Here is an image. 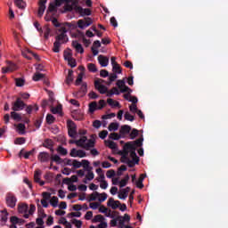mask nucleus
Masks as SVG:
<instances>
[{"mask_svg": "<svg viewBox=\"0 0 228 228\" xmlns=\"http://www.w3.org/2000/svg\"><path fill=\"white\" fill-rule=\"evenodd\" d=\"M56 118L54 117V115H52V113H48V115H46V122L47 124H53L55 122Z\"/></svg>", "mask_w": 228, "mask_h": 228, "instance_id": "2f4dec72", "label": "nucleus"}, {"mask_svg": "<svg viewBox=\"0 0 228 228\" xmlns=\"http://www.w3.org/2000/svg\"><path fill=\"white\" fill-rule=\"evenodd\" d=\"M59 200L57 196H53V198H50V204L53 206V208H56L58 206Z\"/></svg>", "mask_w": 228, "mask_h": 228, "instance_id": "ea45409f", "label": "nucleus"}, {"mask_svg": "<svg viewBox=\"0 0 228 228\" xmlns=\"http://www.w3.org/2000/svg\"><path fill=\"white\" fill-rule=\"evenodd\" d=\"M46 3L47 0H40L39 1V9L37 12V14L39 15V17H43L45 10H46Z\"/></svg>", "mask_w": 228, "mask_h": 228, "instance_id": "f8f14e48", "label": "nucleus"}, {"mask_svg": "<svg viewBox=\"0 0 228 228\" xmlns=\"http://www.w3.org/2000/svg\"><path fill=\"white\" fill-rule=\"evenodd\" d=\"M11 117L12 118H13L14 120H17V121H20L22 120V117L20 113H17V110H13V111L11 112Z\"/></svg>", "mask_w": 228, "mask_h": 228, "instance_id": "a878e982", "label": "nucleus"}, {"mask_svg": "<svg viewBox=\"0 0 228 228\" xmlns=\"http://www.w3.org/2000/svg\"><path fill=\"white\" fill-rule=\"evenodd\" d=\"M117 86L120 89V92L122 94H125L126 92H128L130 94L132 92L131 88H129V86H126L125 79H118Z\"/></svg>", "mask_w": 228, "mask_h": 228, "instance_id": "1a4fd4ad", "label": "nucleus"}, {"mask_svg": "<svg viewBox=\"0 0 228 228\" xmlns=\"http://www.w3.org/2000/svg\"><path fill=\"white\" fill-rule=\"evenodd\" d=\"M72 46L76 49L77 53H80L81 54H83L85 53L82 44H79V42H77V40H74L72 42Z\"/></svg>", "mask_w": 228, "mask_h": 228, "instance_id": "dca6fc26", "label": "nucleus"}, {"mask_svg": "<svg viewBox=\"0 0 228 228\" xmlns=\"http://www.w3.org/2000/svg\"><path fill=\"white\" fill-rule=\"evenodd\" d=\"M10 222L12 223V225L10 226V228H17L16 224H18V217H16V216H12L10 219Z\"/></svg>", "mask_w": 228, "mask_h": 228, "instance_id": "c756f323", "label": "nucleus"}, {"mask_svg": "<svg viewBox=\"0 0 228 228\" xmlns=\"http://www.w3.org/2000/svg\"><path fill=\"white\" fill-rule=\"evenodd\" d=\"M68 134L71 138H75L77 134V124L73 120H67Z\"/></svg>", "mask_w": 228, "mask_h": 228, "instance_id": "0eeeda50", "label": "nucleus"}, {"mask_svg": "<svg viewBox=\"0 0 228 228\" xmlns=\"http://www.w3.org/2000/svg\"><path fill=\"white\" fill-rule=\"evenodd\" d=\"M131 126H128L127 124H125L124 126H121L119 129V134H127L131 131Z\"/></svg>", "mask_w": 228, "mask_h": 228, "instance_id": "4be33fe9", "label": "nucleus"}, {"mask_svg": "<svg viewBox=\"0 0 228 228\" xmlns=\"http://www.w3.org/2000/svg\"><path fill=\"white\" fill-rule=\"evenodd\" d=\"M100 76L101 77H108L110 76V72L105 69H102V70H100Z\"/></svg>", "mask_w": 228, "mask_h": 228, "instance_id": "052dcab7", "label": "nucleus"}, {"mask_svg": "<svg viewBox=\"0 0 228 228\" xmlns=\"http://www.w3.org/2000/svg\"><path fill=\"white\" fill-rule=\"evenodd\" d=\"M138 134H139L138 129H135V128L132 129V131L130 133V136H131L132 140L136 138V136H138Z\"/></svg>", "mask_w": 228, "mask_h": 228, "instance_id": "13d9d810", "label": "nucleus"}, {"mask_svg": "<svg viewBox=\"0 0 228 228\" xmlns=\"http://www.w3.org/2000/svg\"><path fill=\"white\" fill-rule=\"evenodd\" d=\"M129 144V142H127L126 143H125L124 145V150L121 152V158H120V161L122 163H126L128 165V167L132 166L133 163L129 158V153H130V148L126 147V145Z\"/></svg>", "mask_w": 228, "mask_h": 228, "instance_id": "20e7f679", "label": "nucleus"}, {"mask_svg": "<svg viewBox=\"0 0 228 228\" xmlns=\"http://www.w3.org/2000/svg\"><path fill=\"white\" fill-rule=\"evenodd\" d=\"M77 12L81 15V17L87 16L85 20L83 19H80L77 20V26L80 29H86V28H88L93 24L94 20L89 17L92 15V10L89 8H82V6H76Z\"/></svg>", "mask_w": 228, "mask_h": 228, "instance_id": "f257e3e1", "label": "nucleus"}, {"mask_svg": "<svg viewBox=\"0 0 228 228\" xmlns=\"http://www.w3.org/2000/svg\"><path fill=\"white\" fill-rule=\"evenodd\" d=\"M119 124L118 122H110L109 125V131H117Z\"/></svg>", "mask_w": 228, "mask_h": 228, "instance_id": "7c9ffc66", "label": "nucleus"}, {"mask_svg": "<svg viewBox=\"0 0 228 228\" xmlns=\"http://www.w3.org/2000/svg\"><path fill=\"white\" fill-rule=\"evenodd\" d=\"M95 145V140H94L93 138H90L89 140H87L86 144V149L89 150L90 147H94Z\"/></svg>", "mask_w": 228, "mask_h": 228, "instance_id": "c9c22d12", "label": "nucleus"}, {"mask_svg": "<svg viewBox=\"0 0 228 228\" xmlns=\"http://www.w3.org/2000/svg\"><path fill=\"white\" fill-rule=\"evenodd\" d=\"M5 200L7 206H9L10 208H15L17 198L14 193H12V191H8V193H6Z\"/></svg>", "mask_w": 228, "mask_h": 228, "instance_id": "6e6552de", "label": "nucleus"}, {"mask_svg": "<svg viewBox=\"0 0 228 228\" xmlns=\"http://www.w3.org/2000/svg\"><path fill=\"white\" fill-rule=\"evenodd\" d=\"M120 134L118 133H110V138H112V140H119Z\"/></svg>", "mask_w": 228, "mask_h": 228, "instance_id": "774afa93", "label": "nucleus"}, {"mask_svg": "<svg viewBox=\"0 0 228 228\" xmlns=\"http://www.w3.org/2000/svg\"><path fill=\"white\" fill-rule=\"evenodd\" d=\"M45 38L46 40H48L50 35H51V28H49V26H45Z\"/></svg>", "mask_w": 228, "mask_h": 228, "instance_id": "49530a36", "label": "nucleus"}, {"mask_svg": "<svg viewBox=\"0 0 228 228\" xmlns=\"http://www.w3.org/2000/svg\"><path fill=\"white\" fill-rule=\"evenodd\" d=\"M69 66H70L72 69H74V67H77V61H76V60L72 57V53H70Z\"/></svg>", "mask_w": 228, "mask_h": 228, "instance_id": "603ef678", "label": "nucleus"}, {"mask_svg": "<svg viewBox=\"0 0 228 228\" xmlns=\"http://www.w3.org/2000/svg\"><path fill=\"white\" fill-rule=\"evenodd\" d=\"M57 151L59 152V154H61V156H67L69 152L68 149H66L62 145H59V147H57Z\"/></svg>", "mask_w": 228, "mask_h": 228, "instance_id": "c85d7f7f", "label": "nucleus"}, {"mask_svg": "<svg viewBox=\"0 0 228 228\" xmlns=\"http://www.w3.org/2000/svg\"><path fill=\"white\" fill-rule=\"evenodd\" d=\"M50 159H51V165H53V161H55V163H57V165L64 163V159L62 158H61V156H59V154H52V156L50 157Z\"/></svg>", "mask_w": 228, "mask_h": 228, "instance_id": "2eb2a0df", "label": "nucleus"}, {"mask_svg": "<svg viewBox=\"0 0 228 228\" xmlns=\"http://www.w3.org/2000/svg\"><path fill=\"white\" fill-rule=\"evenodd\" d=\"M74 0H63V3H66L64 5V11L65 12H73L74 6L73 4H70V3H73Z\"/></svg>", "mask_w": 228, "mask_h": 228, "instance_id": "aec40b11", "label": "nucleus"}, {"mask_svg": "<svg viewBox=\"0 0 228 228\" xmlns=\"http://www.w3.org/2000/svg\"><path fill=\"white\" fill-rule=\"evenodd\" d=\"M125 118H126V120H130L131 122H133L134 120V115H131V113H129V111H126Z\"/></svg>", "mask_w": 228, "mask_h": 228, "instance_id": "6e6d98bb", "label": "nucleus"}, {"mask_svg": "<svg viewBox=\"0 0 228 228\" xmlns=\"http://www.w3.org/2000/svg\"><path fill=\"white\" fill-rule=\"evenodd\" d=\"M74 81V71L73 70H69L68 76L66 77V83L67 85H70Z\"/></svg>", "mask_w": 228, "mask_h": 228, "instance_id": "393cba45", "label": "nucleus"}, {"mask_svg": "<svg viewBox=\"0 0 228 228\" xmlns=\"http://www.w3.org/2000/svg\"><path fill=\"white\" fill-rule=\"evenodd\" d=\"M99 200L100 202H104V200H106V199H108V193H106V191H102V193L99 192Z\"/></svg>", "mask_w": 228, "mask_h": 228, "instance_id": "e433bc0d", "label": "nucleus"}, {"mask_svg": "<svg viewBox=\"0 0 228 228\" xmlns=\"http://www.w3.org/2000/svg\"><path fill=\"white\" fill-rule=\"evenodd\" d=\"M45 77L44 74H41L40 72H37L33 76V80L34 81H40V79H43Z\"/></svg>", "mask_w": 228, "mask_h": 228, "instance_id": "a19ab883", "label": "nucleus"}, {"mask_svg": "<svg viewBox=\"0 0 228 228\" xmlns=\"http://www.w3.org/2000/svg\"><path fill=\"white\" fill-rule=\"evenodd\" d=\"M98 61L102 67H108L110 59L107 56L100 54V56H98Z\"/></svg>", "mask_w": 228, "mask_h": 228, "instance_id": "4468645a", "label": "nucleus"}, {"mask_svg": "<svg viewBox=\"0 0 228 228\" xmlns=\"http://www.w3.org/2000/svg\"><path fill=\"white\" fill-rule=\"evenodd\" d=\"M86 140L87 136H82L81 138H79V140L76 141V144L78 145L79 147L86 149Z\"/></svg>", "mask_w": 228, "mask_h": 228, "instance_id": "412c9836", "label": "nucleus"}, {"mask_svg": "<svg viewBox=\"0 0 228 228\" xmlns=\"http://www.w3.org/2000/svg\"><path fill=\"white\" fill-rule=\"evenodd\" d=\"M72 223L75 224L76 228H82V221H78V219H73Z\"/></svg>", "mask_w": 228, "mask_h": 228, "instance_id": "0e129e2a", "label": "nucleus"}, {"mask_svg": "<svg viewBox=\"0 0 228 228\" xmlns=\"http://www.w3.org/2000/svg\"><path fill=\"white\" fill-rule=\"evenodd\" d=\"M105 143L110 149H117V143L113 140H106Z\"/></svg>", "mask_w": 228, "mask_h": 228, "instance_id": "f704fd0d", "label": "nucleus"}, {"mask_svg": "<svg viewBox=\"0 0 228 228\" xmlns=\"http://www.w3.org/2000/svg\"><path fill=\"white\" fill-rule=\"evenodd\" d=\"M41 174H42V172H41L40 168H37V169L35 171L34 179H35L36 183H39V184H40L41 186H44L45 181H42V180H41Z\"/></svg>", "mask_w": 228, "mask_h": 228, "instance_id": "ddd939ff", "label": "nucleus"}, {"mask_svg": "<svg viewBox=\"0 0 228 228\" xmlns=\"http://www.w3.org/2000/svg\"><path fill=\"white\" fill-rule=\"evenodd\" d=\"M37 214L40 215L42 221H44V219H45V217H47V216H46L44 208H42V207L37 208Z\"/></svg>", "mask_w": 228, "mask_h": 228, "instance_id": "473e14b6", "label": "nucleus"}, {"mask_svg": "<svg viewBox=\"0 0 228 228\" xmlns=\"http://www.w3.org/2000/svg\"><path fill=\"white\" fill-rule=\"evenodd\" d=\"M120 204V201H115L114 198H110L107 202V206H110L112 209H117V208H119Z\"/></svg>", "mask_w": 228, "mask_h": 228, "instance_id": "a211bd4d", "label": "nucleus"}, {"mask_svg": "<svg viewBox=\"0 0 228 228\" xmlns=\"http://www.w3.org/2000/svg\"><path fill=\"white\" fill-rule=\"evenodd\" d=\"M70 53L69 51H64L63 53V58L68 61L69 65L70 64Z\"/></svg>", "mask_w": 228, "mask_h": 228, "instance_id": "a18cd8bd", "label": "nucleus"}, {"mask_svg": "<svg viewBox=\"0 0 228 228\" xmlns=\"http://www.w3.org/2000/svg\"><path fill=\"white\" fill-rule=\"evenodd\" d=\"M28 205H25V203H20V205L18 206V211L19 213H26V211H28Z\"/></svg>", "mask_w": 228, "mask_h": 228, "instance_id": "cd10ccee", "label": "nucleus"}, {"mask_svg": "<svg viewBox=\"0 0 228 228\" xmlns=\"http://www.w3.org/2000/svg\"><path fill=\"white\" fill-rule=\"evenodd\" d=\"M100 191H93V193L90 194L89 200H96L97 197H99Z\"/></svg>", "mask_w": 228, "mask_h": 228, "instance_id": "3c124183", "label": "nucleus"}, {"mask_svg": "<svg viewBox=\"0 0 228 228\" xmlns=\"http://www.w3.org/2000/svg\"><path fill=\"white\" fill-rule=\"evenodd\" d=\"M116 79H118V76L117 74H115V72L113 71L111 74H110L109 76V80L106 81V85L108 86H110L111 83H113V81H116Z\"/></svg>", "mask_w": 228, "mask_h": 228, "instance_id": "b1692460", "label": "nucleus"}, {"mask_svg": "<svg viewBox=\"0 0 228 228\" xmlns=\"http://www.w3.org/2000/svg\"><path fill=\"white\" fill-rule=\"evenodd\" d=\"M78 94L81 95V97H84V95L87 94V83H82Z\"/></svg>", "mask_w": 228, "mask_h": 228, "instance_id": "5701e85b", "label": "nucleus"}, {"mask_svg": "<svg viewBox=\"0 0 228 228\" xmlns=\"http://www.w3.org/2000/svg\"><path fill=\"white\" fill-rule=\"evenodd\" d=\"M58 31L60 34L55 37V42L53 43V53H60L61 44H67L69 40L67 35L69 29L66 27L62 26L58 29Z\"/></svg>", "mask_w": 228, "mask_h": 228, "instance_id": "f03ea898", "label": "nucleus"}, {"mask_svg": "<svg viewBox=\"0 0 228 228\" xmlns=\"http://www.w3.org/2000/svg\"><path fill=\"white\" fill-rule=\"evenodd\" d=\"M56 12V0L55 3H50L47 10V13Z\"/></svg>", "mask_w": 228, "mask_h": 228, "instance_id": "79ce46f5", "label": "nucleus"}, {"mask_svg": "<svg viewBox=\"0 0 228 228\" xmlns=\"http://www.w3.org/2000/svg\"><path fill=\"white\" fill-rule=\"evenodd\" d=\"M103 83L107 85V81H105V79L98 78L94 81V88L98 90L100 94H106V92H108V86H105Z\"/></svg>", "mask_w": 228, "mask_h": 228, "instance_id": "39448f33", "label": "nucleus"}, {"mask_svg": "<svg viewBox=\"0 0 228 228\" xmlns=\"http://www.w3.org/2000/svg\"><path fill=\"white\" fill-rule=\"evenodd\" d=\"M99 136H100V138L104 140V138H106V136H108V130L107 129H103L102 131H100Z\"/></svg>", "mask_w": 228, "mask_h": 228, "instance_id": "e2e57ef3", "label": "nucleus"}, {"mask_svg": "<svg viewBox=\"0 0 228 228\" xmlns=\"http://www.w3.org/2000/svg\"><path fill=\"white\" fill-rule=\"evenodd\" d=\"M94 174L93 172V170H88L87 174H86V178L88 179V181H92V179H94Z\"/></svg>", "mask_w": 228, "mask_h": 228, "instance_id": "69168bd1", "label": "nucleus"}, {"mask_svg": "<svg viewBox=\"0 0 228 228\" xmlns=\"http://www.w3.org/2000/svg\"><path fill=\"white\" fill-rule=\"evenodd\" d=\"M83 163L81 161H78V159H72V166L75 168H80L82 167Z\"/></svg>", "mask_w": 228, "mask_h": 228, "instance_id": "8fccbe9b", "label": "nucleus"}, {"mask_svg": "<svg viewBox=\"0 0 228 228\" xmlns=\"http://www.w3.org/2000/svg\"><path fill=\"white\" fill-rule=\"evenodd\" d=\"M106 106V101L104 99H101L99 101V104H97L96 101H93L89 104V111L90 113H94L96 110H102Z\"/></svg>", "mask_w": 228, "mask_h": 228, "instance_id": "423d86ee", "label": "nucleus"}, {"mask_svg": "<svg viewBox=\"0 0 228 228\" xmlns=\"http://www.w3.org/2000/svg\"><path fill=\"white\" fill-rule=\"evenodd\" d=\"M53 145H54V142H53V140H51L50 138H46L43 142V146L46 147L47 149H50V151H54Z\"/></svg>", "mask_w": 228, "mask_h": 228, "instance_id": "6ab92c4d", "label": "nucleus"}, {"mask_svg": "<svg viewBox=\"0 0 228 228\" xmlns=\"http://www.w3.org/2000/svg\"><path fill=\"white\" fill-rule=\"evenodd\" d=\"M16 86H24L25 79L22 77H16L15 79Z\"/></svg>", "mask_w": 228, "mask_h": 228, "instance_id": "58836bf2", "label": "nucleus"}, {"mask_svg": "<svg viewBox=\"0 0 228 228\" xmlns=\"http://www.w3.org/2000/svg\"><path fill=\"white\" fill-rule=\"evenodd\" d=\"M121 72H122V69L120 65H118V63L116 61L115 67H114V73L116 74V76H118V74H121Z\"/></svg>", "mask_w": 228, "mask_h": 228, "instance_id": "c03bdc74", "label": "nucleus"}, {"mask_svg": "<svg viewBox=\"0 0 228 228\" xmlns=\"http://www.w3.org/2000/svg\"><path fill=\"white\" fill-rule=\"evenodd\" d=\"M142 142H143V137L134 140L135 149H136V147H142Z\"/></svg>", "mask_w": 228, "mask_h": 228, "instance_id": "bf43d9fd", "label": "nucleus"}, {"mask_svg": "<svg viewBox=\"0 0 228 228\" xmlns=\"http://www.w3.org/2000/svg\"><path fill=\"white\" fill-rule=\"evenodd\" d=\"M1 213H2L1 220L4 223H7V221H8V215H9L7 210H2Z\"/></svg>", "mask_w": 228, "mask_h": 228, "instance_id": "4c0bfd02", "label": "nucleus"}, {"mask_svg": "<svg viewBox=\"0 0 228 228\" xmlns=\"http://www.w3.org/2000/svg\"><path fill=\"white\" fill-rule=\"evenodd\" d=\"M26 142V138H24V136H20L19 138H16L15 140V143H19L20 145H21L22 143H25Z\"/></svg>", "mask_w": 228, "mask_h": 228, "instance_id": "338daca9", "label": "nucleus"}, {"mask_svg": "<svg viewBox=\"0 0 228 228\" xmlns=\"http://www.w3.org/2000/svg\"><path fill=\"white\" fill-rule=\"evenodd\" d=\"M118 222L119 224L120 228H126L125 223H124V217H122V216H118Z\"/></svg>", "mask_w": 228, "mask_h": 228, "instance_id": "4d7b16f0", "label": "nucleus"}, {"mask_svg": "<svg viewBox=\"0 0 228 228\" xmlns=\"http://www.w3.org/2000/svg\"><path fill=\"white\" fill-rule=\"evenodd\" d=\"M87 69L90 72H97L98 69L94 63H88Z\"/></svg>", "mask_w": 228, "mask_h": 228, "instance_id": "37998d69", "label": "nucleus"}, {"mask_svg": "<svg viewBox=\"0 0 228 228\" xmlns=\"http://www.w3.org/2000/svg\"><path fill=\"white\" fill-rule=\"evenodd\" d=\"M37 158L39 161L45 162V161H49L51 156L49 152L43 151V152H39Z\"/></svg>", "mask_w": 228, "mask_h": 228, "instance_id": "f3484780", "label": "nucleus"}, {"mask_svg": "<svg viewBox=\"0 0 228 228\" xmlns=\"http://www.w3.org/2000/svg\"><path fill=\"white\" fill-rule=\"evenodd\" d=\"M106 175L107 177H114L116 175V172L113 168L110 169V170H107V173H106Z\"/></svg>", "mask_w": 228, "mask_h": 228, "instance_id": "680f3d73", "label": "nucleus"}, {"mask_svg": "<svg viewBox=\"0 0 228 228\" xmlns=\"http://www.w3.org/2000/svg\"><path fill=\"white\" fill-rule=\"evenodd\" d=\"M17 128L19 129L20 133H21V134H24L25 129H26L25 124H22V123L18 124Z\"/></svg>", "mask_w": 228, "mask_h": 228, "instance_id": "5fc2aeb1", "label": "nucleus"}, {"mask_svg": "<svg viewBox=\"0 0 228 228\" xmlns=\"http://www.w3.org/2000/svg\"><path fill=\"white\" fill-rule=\"evenodd\" d=\"M107 103L110 105V106H112V108H120V104L118 102V101H115L114 99H107Z\"/></svg>", "mask_w": 228, "mask_h": 228, "instance_id": "bb28decb", "label": "nucleus"}, {"mask_svg": "<svg viewBox=\"0 0 228 228\" xmlns=\"http://www.w3.org/2000/svg\"><path fill=\"white\" fill-rule=\"evenodd\" d=\"M83 77H84V74H83V72H80V73L78 74L77 79H76V83H75V84H76L77 86L80 85V84L82 83V81H83Z\"/></svg>", "mask_w": 228, "mask_h": 228, "instance_id": "864d4df0", "label": "nucleus"}, {"mask_svg": "<svg viewBox=\"0 0 228 228\" xmlns=\"http://www.w3.org/2000/svg\"><path fill=\"white\" fill-rule=\"evenodd\" d=\"M18 67L15 63H12L11 61L8 62L7 67H3L2 72L3 74H6L7 72H13L14 70H17Z\"/></svg>", "mask_w": 228, "mask_h": 228, "instance_id": "9b49d317", "label": "nucleus"}, {"mask_svg": "<svg viewBox=\"0 0 228 228\" xmlns=\"http://www.w3.org/2000/svg\"><path fill=\"white\" fill-rule=\"evenodd\" d=\"M102 221H104V217H103V216H101V214H99V216H95L93 219V223H100L101 224Z\"/></svg>", "mask_w": 228, "mask_h": 228, "instance_id": "09e8293b", "label": "nucleus"}, {"mask_svg": "<svg viewBox=\"0 0 228 228\" xmlns=\"http://www.w3.org/2000/svg\"><path fill=\"white\" fill-rule=\"evenodd\" d=\"M25 106V102L20 97H18L15 102H13L12 110L20 111L21 110H24Z\"/></svg>", "mask_w": 228, "mask_h": 228, "instance_id": "9d476101", "label": "nucleus"}, {"mask_svg": "<svg viewBox=\"0 0 228 228\" xmlns=\"http://www.w3.org/2000/svg\"><path fill=\"white\" fill-rule=\"evenodd\" d=\"M126 147L129 148L130 157L132 159L130 161L133 163L130 167H133L136 165V163H139L140 158L136 154V146H135V141L134 142H129V144L126 145Z\"/></svg>", "mask_w": 228, "mask_h": 228, "instance_id": "7ed1b4c3", "label": "nucleus"}, {"mask_svg": "<svg viewBox=\"0 0 228 228\" xmlns=\"http://www.w3.org/2000/svg\"><path fill=\"white\" fill-rule=\"evenodd\" d=\"M118 199H126V188H121L118 192Z\"/></svg>", "mask_w": 228, "mask_h": 228, "instance_id": "de8ad7c7", "label": "nucleus"}, {"mask_svg": "<svg viewBox=\"0 0 228 228\" xmlns=\"http://www.w3.org/2000/svg\"><path fill=\"white\" fill-rule=\"evenodd\" d=\"M15 5L21 10L26 8V3L23 0H15Z\"/></svg>", "mask_w": 228, "mask_h": 228, "instance_id": "72a5a7b5", "label": "nucleus"}]
</instances>
